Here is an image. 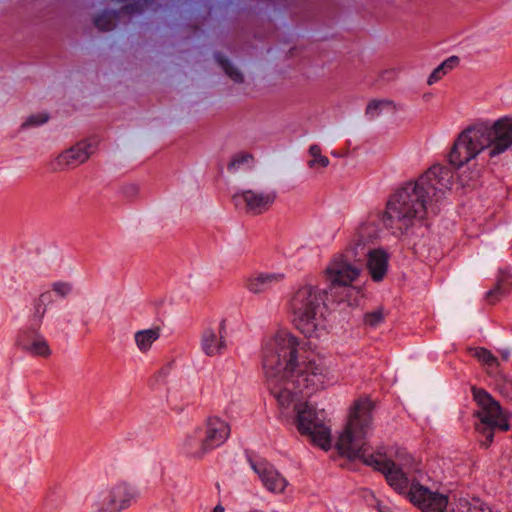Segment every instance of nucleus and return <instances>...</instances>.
<instances>
[{
    "label": "nucleus",
    "instance_id": "nucleus-1",
    "mask_svg": "<svg viewBox=\"0 0 512 512\" xmlns=\"http://www.w3.org/2000/svg\"><path fill=\"white\" fill-rule=\"evenodd\" d=\"M261 366L267 389L283 419L323 450L331 448V426L324 410L307 400L325 389L329 369L322 359L308 353L301 339L288 329H278L261 342Z\"/></svg>",
    "mask_w": 512,
    "mask_h": 512
},
{
    "label": "nucleus",
    "instance_id": "nucleus-2",
    "mask_svg": "<svg viewBox=\"0 0 512 512\" xmlns=\"http://www.w3.org/2000/svg\"><path fill=\"white\" fill-rule=\"evenodd\" d=\"M372 411L373 403L369 398L354 402L336 444L339 452L350 459H360L381 472L395 492L405 495L422 512H447L451 497L419 483L421 463L411 454L405 450L397 451L393 457L370 453L368 437L373 429Z\"/></svg>",
    "mask_w": 512,
    "mask_h": 512
},
{
    "label": "nucleus",
    "instance_id": "nucleus-3",
    "mask_svg": "<svg viewBox=\"0 0 512 512\" xmlns=\"http://www.w3.org/2000/svg\"><path fill=\"white\" fill-rule=\"evenodd\" d=\"M512 148V116L496 120L477 121L456 137L449 153V162L462 168L487 152L489 158L498 157Z\"/></svg>",
    "mask_w": 512,
    "mask_h": 512
},
{
    "label": "nucleus",
    "instance_id": "nucleus-4",
    "mask_svg": "<svg viewBox=\"0 0 512 512\" xmlns=\"http://www.w3.org/2000/svg\"><path fill=\"white\" fill-rule=\"evenodd\" d=\"M378 220V214H368L355 227L345 250L331 257L322 273L330 287H348L359 278L361 269L354 261L364 256L368 245L378 237Z\"/></svg>",
    "mask_w": 512,
    "mask_h": 512
},
{
    "label": "nucleus",
    "instance_id": "nucleus-5",
    "mask_svg": "<svg viewBox=\"0 0 512 512\" xmlns=\"http://www.w3.org/2000/svg\"><path fill=\"white\" fill-rule=\"evenodd\" d=\"M429 200L423 198L409 183L397 190L389 198L384 213L378 211L369 214H378V231L380 224L395 235H401L416 222L423 220L429 211L435 212L429 205Z\"/></svg>",
    "mask_w": 512,
    "mask_h": 512
},
{
    "label": "nucleus",
    "instance_id": "nucleus-6",
    "mask_svg": "<svg viewBox=\"0 0 512 512\" xmlns=\"http://www.w3.org/2000/svg\"><path fill=\"white\" fill-rule=\"evenodd\" d=\"M287 307L292 324L306 338L319 339L325 333L324 304L317 287H299L291 294Z\"/></svg>",
    "mask_w": 512,
    "mask_h": 512
},
{
    "label": "nucleus",
    "instance_id": "nucleus-7",
    "mask_svg": "<svg viewBox=\"0 0 512 512\" xmlns=\"http://www.w3.org/2000/svg\"><path fill=\"white\" fill-rule=\"evenodd\" d=\"M472 391L478 406L475 412V416L478 419V422L475 424V430L483 438L480 441L481 445L487 448L493 442L495 431H508L510 425L499 403L486 391L476 388H473Z\"/></svg>",
    "mask_w": 512,
    "mask_h": 512
},
{
    "label": "nucleus",
    "instance_id": "nucleus-8",
    "mask_svg": "<svg viewBox=\"0 0 512 512\" xmlns=\"http://www.w3.org/2000/svg\"><path fill=\"white\" fill-rule=\"evenodd\" d=\"M137 489L127 482H117L98 489L92 500L94 512H122L138 498Z\"/></svg>",
    "mask_w": 512,
    "mask_h": 512
},
{
    "label": "nucleus",
    "instance_id": "nucleus-9",
    "mask_svg": "<svg viewBox=\"0 0 512 512\" xmlns=\"http://www.w3.org/2000/svg\"><path fill=\"white\" fill-rule=\"evenodd\" d=\"M453 171L444 165H434L422 174L415 182H409L415 186V190L429 200V205L434 208L446 191L450 190L453 184Z\"/></svg>",
    "mask_w": 512,
    "mask_h": 512
},
{
    "label": "nucleus",
    "instance_id": "nucleus-10",
    "mask_svg": "<svg viewBox=\"0 0 512 512\" xmlns=\"http://www.w3.org/2000/svg\"><path fill=\"white\" fill-rule=\"evenodd\" d=\"M232 199L238 209L251 215H260L271 208L276 200V193L245 190L235 194Z\"/></svg>",
    "mask_w": 512,
    "mask_h": 512
},
{
    "label": "nucleus",
    "instance_id": "nucleus-11",
    "mask_svg": "<svg viewBox=\"0 0 512 512\" xmlns=\"http://www.w3.org/2000/svg\"><path fill=\"white\" fill-rule=\"evenodd\" d=\"M97 145L96 139H86L78 142L57 156L53 163L54 169L65 170L79 166L86 162L96 151Z\"/></svg>",
    "mask_w": 512,
    "mask_h": 512
},
{
    "label": "nucleus",
    "instance_id": "nucleus-12",
    "mask_svg": "<svg viewBox=\"0 0 512 512\" xmlns=\"http://www.w3.org/2000/svg\"><path fill=\"white\" fill-rule=\"evenodd\" d=\"M226 336L227 324L225 319L207 326L202 331L200 338L202 352L209 357L223 354L227 348Z\"/></svg>",
    "mask_w": 512,
    "mask_h": 512
},
{
    "label": "nucleus",
    "instance_id": "nucleus-13",
    "mask_svg": "<svg viewBox=\"0 0 512 512\" xmlns=\"http://www.w3.org/2000/svg\"><path fill=\"white\" fill-rule=\"evenodd\" d=\"M253 471L258 475L263 487L273 494H283L289 482L266 460L251 461Z\"/></svg>",
    "mask_w": 512,
    "mask_h": 512
},
{
    "label": "nucleus",
    "instance_id": "nucleus-14",
    "mask_svg": "<svg viewBox=\"0 0 512 512\" xmlns=\"http://www.w3.org/2000/svg\"><path fill=\"white\" fill-rule=\"evenodd\" d=\"M206 441L214 450L223 445L230 436L231 428L228 422L219 416H209L198 426Z\"/></svg>",
    "mask_w": 512,
    "mask_h": 512
},
{
    "label": "nucleus",
    "instance_id": "nucleus-15",
    "mask_svg": "<svg viewBox=\"0 0 512 512\" xmlns=\"http://www.w3.org/2000/svg\"><path fill=\"white\" fill-rule=\"evenodd\" d=\"M285 279L281 272H254L243 280L244 288L255 295L263 294Z\"/></svg>",
    "mask_w": 512,
    "mask_h": 512
},
{
    "label": "nucleus",
    "instance_id": "nucleus-16",
    "mask_svg": "<svg viewBox=\"0 0 512 512\" xmlns=\"http://www.w3.org/2000/svg\"><path fill=\"white\" fill-rule=\"evenodd\" d=\"M181 449L185 455L197 460L213 451L198 426L185 435L181 443Z\"/></svg>",
    "mask_w": 512,
    "mask_h": 512
},
{
    "label": "nucleus",
    "instance_id": "nucleus-17",
    "mask_svg": "<svg viewBox=\"0 0 512 512\" xmlns=\"http://www.w3.org/2000/svg\"><path fill=\"white\" fill-rule=\"evenodd\" d=\"M17 343L22 350L33 357L48 358L52 354L48 341L40 334L23 333L19 335Z\"/></svg>",
    "mask_w": 512,
    "mask_h": 512
},
{
    "label": "nucleus",
    "instance_id": "nucleus-18",
    "mask_svg": "<svg viewBox=\"0 0 512 512\" xmlns=\"http://www.w3.org/2000/svg\"><path fill=\"white\" fill-rule=\"evenodd\" d=\"M388 265L389 256L384 249H372L367 253V270L373 281L380 282L385 278Z\"/></svg>",
    "mask_w": 512,
    "mask_h": 512
},
{
    "label": "nucleus",
    "instance_id": "nucleus-19",
    "mask_svg": "<svg viewBox=\"0 0 512 512\" xmlns=\"http://www.w3.org/2000/svg\"><path fill=\"white\" fill-rule=\"evenodd\" d=\"M447 512H496L482 499L463 495H452Z\"/></svg>",
    "mask_w": 512,
    "mask_h": 512
},
{
    "label": "nucleus",
    "instance_id": "nucleus-20",
    "mask_svg": "<svg viewBox=\"0 0 512 512\" xmlns=\"http://www.w3.org/2000/svg\"><path fill=\"white\" fill-rule=\"evenodd\" d=\"M160 335V327H152L137 331L134 334V341L137 349L141 353L149 352L153 344L160 338Z\"/></svg>",
    "mask_w": 512,
    "mask_h": 512
},
{
    "label": "nucleus",
    "instance_id": "nucleus-21",
    "mask_svg": "<svg viewBox=\"0 0 512 512\" xmlns=\"http://www.w3.org/2000/svg\"><path fill=\"white\" fill-rule=\"evenodd\" d=\"M510 291H512V275H503L498 280L495 288L487 292L486 297L489 303L494 304Z\"/></svg>",
    "mask_w": 512,
    "mask_h": 512
},
{
    "label": "nucleus",
    "instance_id": "nucleus-22",
    "mask_svg": "<svg viewBox=\"0 0 512 512\" xmlns=\"http://www.w3.org/2000/svg\"><path fill=\"white\" fill-rule=\"evenodd\" d=\"M54 301L53 294L50 290H46L42 292L36 299L33 301V317L42 320L44 317L47 307Z\"/></svg>",
    "mask_w": 512,
    "mask_h": 512
},
{
    "label": "nucleus",
    "instance_id": "nucleus-23",
    "mask_svg": "<svg viewBox=\"0 0 512 512\" xmlns=\"http://www.w3.org/2000/svg\"><path fill=\"white\" fill-rule=\"evenodd\" d=\"M308 154L310 159L307 161V165L311 169H324L330 163L329 159L322 154V150L317 144H313L309 147Z\"/></svg>",
    "mask_w": 512,
    "mask_h": 512
},
{
    "label": "nucleus",
    "instance_id": "nucleus-24",
    "mask_svg": "<svg viewBox=\"0 0 512 512\" xmlns=\"http://www.w3.org/2000/svg\"><path fill=\"white\" fill-rule=\"evenodd\" d=\"M481 363L487 367L489 374L497 371L499 362L497 358L487 349L483 347L476 348L473 354Z\"/></svg>",
    "mask_w": 512,
    "mask_h": 512
},
{
    "label": "nucleus",
    "instance_id": "nucleus-25",
    "mask_svg": "<svg viewBox=\"0 0 512 512\" xmlns=\"http://www.w3.org/2000/svg\"><path fill=\"white\" fill-rule=\"evenodd\" d=\"M457 58L452 57L441 63L437 68H435L430 76L428 77L427 83L429 85H433L439 80H441L448 72H450L456 65Z\"/></svg>",
    "mask_w": 512,
    "mask_h": 512
},
{
    "label": "nucleus",
    "instance_id": "nucleus-26",
    "mask_svg": "<svg viewBox=\"0 0 512 512\" xmlns=\"http://www.w3.org/2000/svg\"><path fill=\"white\" fill-rule=\"evenodd\" d=\"M393 108L392 102L388 100H372L366 107V114L370 117L378 116L383 110Z\"/></svg>",
    "mask_w": 512,
    "mask_h": 512
},
{
    "label": "nucleus",
    "instance_id": "nucleus-27",
    "mask_svg": "<svg viewBox=\"0 0 512 512\" xmlns=\"http://www.w3.org/2000/svg\"><path fill=\"white\" fill-rule=\"evenodd\" d=\"M481 167L478 164H473L468 170H463L459 174V180L463 186H469L472 182L478 180L481 176Z\"/></svg>",
    "mask_w": 512,
    "mask_h": 512
},
{
    "label": "nucleus",
    "instance_id": "nucleus-28",
    "mask_svg": "<svg viewBox=\"0 0 512 512\" xmlns=\"http://www.w3.org/2000/svg\"><path fill=\"white\" fill-rule=\"evenodd\" d=\"M116 16L111 12H104L95 18V25L102 31H110L115 27Z\"/></svg>",
    "mask_w": 512,
    "mask_h": 512
},
{
    "label": "nucleus",
    "instance_id": "nucleus-29",
    "mask_svg": "<svg viewBox=\"0 0 512 512\" xmlns=\"http://www.w3.org/2000/svg\"><path fill=\"white\" fill-rule=\"evenodd\" d=\"M252 161V155L249 153H238L233 156L231 161L228 164V170L233 172L243 165L250 164Z\"/></svg>",
    "mask_w": 512,
    "mask_h": 512
},
{
    "label": "nucleus",
    "instance_id": "nucleus-30",
    "mask_svg": "<svg viewBox=\"0 0 512 512\" xmlns=\"http://www.w3.org/2000/svg\"><path fill=\"white\" fill-rule=\"evenodd\" d=\"M73 290V286L70 282L67 281H55L51 284V292L55 293L57 296L61 298H65L71 294Z\"/></svg>",
    "mask_w": 512,
    "mask_h": 512
},
{
    "label": "nucleus",
    "instance_id": "nucleus-31",
    "mask_svg": "<svg viewBox=\"0 0 512 512\" xmlns=\"http://www.w3.org/2000/svg\"><path fill=\"white\" fill-rule=\"evenodd\" d=\"M217 61L222 67V69L225 71V73L235 82H241L243 80L242 74L234 68L227 59H224L222 57H217Z\"/></svg>",
    "mask_w": 512,
    "mask_h": 512
},
{
    "label": "nucleus",
    "instance_id": "nucleus-32",
    "mask_svg": "<svg viewBox=\"0 0 512 512\" xmlns=\"http://www.w3.org/2000/svg\"><path fill=\"white\" fill-rule=\"evenodd\" d=\"M48 115L46 113H37L34 115H31L27 118V120L23 123V127H30V126H39L47 122Z\"/></svg>",
    "mask_w": 512,
    "mask_h": 512
},
{
    "label": "nucleus",
    "instance_id": "nucleus-33",
    "mask_svg": "<svg viewBox=\"0 0 512 512\" xmlns=\"http://www.w3.org/2000/svg\"><path fill=\"white\" fill-rule=\"evenodd\" d=\"M139 191V185L136 183H128L123 185L121 188L122 195L129 200L135 199L138 196Z\"/></svg>",
    "mask_w": 512,
    "mask_h": 512
},
{
    "label": "nucleus",
    "instance_id": "nucleus-34",
    "mask_svg": "<svg viewBox=\"0 0 512 512\" xmlns=\"http://www.w3.org/2000/svg\"><path fill=\"white\" fill-rule=\"evenodd\" d=\"M383 313L381 311H373L365 315V323L370 326H376L383 321Z\"/></svg>",
    "mask_w": 512,
    "mask_h": 512
},
{
    "label": "nucleus",
    "instance_id": "nucleus-35",
    "mask_svg": "<svg viewBox=\"0 0 512 512\" xmlns=\"http://www.w3.org/2000/svg\"><path fill=\"white\" fill-rule=\"evenodd\" d=\"M379 512H393L389 507L387 506H379L378 507Z\"/></svg>",
    "mask_w": 512,
    "mask_h": 512
},
{
    "label": "nucleus",
    "instance_id": "nucleus-36",
    "mask_svg": "<svg viewBox=\"0 0 512 512\" xmlns=\"http://www.w3.org/2000/svg\"><path fill=\"white\" fill-rule=\"evenodd\" d=\"M212 512H225V509H224V507L222 505H217V506L214 507Z\"/></svg>",
    "mask_w": 512,
    "mask_h": 512
},
{
    "label": "nucleus",
    "instance_id": "nucleus-37",
    "mask_svg": "<svg viewBox=\"0 0 512 512\" xmlns=\"http://www.w3.org/2000/svg\"><path fill=\"white\" fill-rule=\"evenodd\" d=\"M167 373V369L163 368L161 369L159 372H158V375L161 376V375H166Z\"/></svg>",
    "mask_w": 512,
    "mask_h": 512
},
{
    "label": "nucleus",
    "instance_id": "nucleus-38",
    "mask_svg": "<svg viewBox=\"0 0 512 512\" xmlns=\"http://www.w3.org/2000/svg\"><path fill=\"white\" fill-rule=\"evenodd\" d=\"M503 359H505V360L508 359V354L507 353H503Z\"/></svg>",
    "mask_w": 512,
    "mask_h": 512
}]
</instances>
